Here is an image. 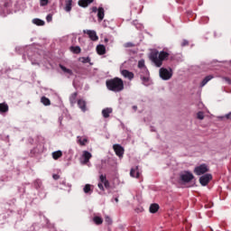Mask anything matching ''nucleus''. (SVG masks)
Returning <instances> with one entry per match:
<instances>
[{
  "label": "nucleus",
  "mask_w": 231,
  "mask_h": 231,
  "mask_svg": "<svg viewBox=\"0 0 231 231\" xmlns=\"http://www.w3.org/2000/svg\"><path fill=\"white\" fill-rule=\"evenodd\" d=\"M100 183L104 184L105 188L109 189L111 185L109 184V180H107V177L104 174L99 176Z\"/></svg>",
  "instance_id": "obj_11"
},
{
  "label": "nucleus",
  "mask_w": 231,
  "mask_h": 231,
  "mask_svg": "<svg viewBox=\"0 0 231 231\" xmlns=\"http://www.w3.org/2000/svg\"><path fill=\"white\" fill-rule=\"evenodd\" d=\"M121 75H123V77H125V79H128V80H133V79H134V73H133L127 69H123L121 71Z\"/></svg>",
  "instance_id": "obj_10"
},
{
  "label": "nucleus",
  "mask_w": 231,
  "mask_h": 231,
  "mask_svg": "<svg viewBox=\"0 0 231 231\" xmlns=\"http://www.w3.org/2000/svg\"><path fill=\"white\" fill-rule=\"evenodd\" d=\"M230 116H231V112H229L227 115H226V118H230Z\"/></svg>",
  "instance_id": "obj_43"
},
{
  "label": "nucleus",
  "mask_w": 231,
  "mask_h": 231,
  "mask_svg": "<svg viewBox=\"0 0 231 231\" xmlns=\"http://www.w3.org/2000/svg\"><path fill=\"white\" fill-rule=\"evenodd\" d=\"M138 68L140 69H143V71H144V73H148L149 70H147V67H145V60H141L138 61Z\"/></svg>",
  "instance_id": "obj_20"
},
{
  "label": "nucleus",
  "mask_w": 231,
  "mask_h": 231,
  "mask_svg": "<svg viewBox=\"0 0 231 231\" xmlns=\"http://www.w3.org/2000/svg\"><path fill=\"white\" fill-rule=\"evenodd\" d=\"M212 79H214V76H212V75H208V76L205 77V79L200 83V88H204V86H207V84H208V82H210V80H212Z\"/></svg>",
  "instance_id": "obj_18"
},
{
  "label": "nucleus",
  "mask_w": 231,
  "mask_h": 231,
  "mask_svg": "<svg viewBox=\"0 0 231 231\" xmlns=\"http://www.w3.org/2000/svg\"><path fill=\"white\" fill-rule=\"evenodd\" d=\"M96 51L97 55H106V46L103 44H99L96 48Z\"/></svg>",
  "instance_id": "obj_14"
},
{
  "label": "nucleus",
  "mask_w": 231,
  "mask_h": 231,
  "mask_svg": "<svg viewBox=\"0 0 231 231\" xmlns=\"http://www.w3.org/2000/svg\"><path fill=\"white\" fill-rule=\"evenodd\" d=\"M93 1H95V0H79V5L82 8H88V6H89V5H91V3H93Z\"/></svg>",
  "instance_id": "obj_15"
},
{
  "label": "nucleus",
  "mask_w": 231,
  "mask_h": 231,
  "mask_svg": "<svg viewBox=\"0 0 231 231\" xmlns=\"http://www.w3.org/2000/svg\"><path fill=\"white\" fill-rule=\"evenodd\" d=\"M106 86L109 91H115V93L124 91V80L120 78H114L106 80Z\"/></svg>",
  "instance_id": "obj_2"
},
{
  "label": "nucleus",
  "mask_w": 231,
  "mask_h": 231,
  "mask_svg": "<svg viewBox=\"0 0 231 231\" xmlns=\"http://www.w3.org/2000/svg\"><path fill=\"white\" fill-rule=\"evenodd\" d=\"M65 11L71 12V6L73 5V0H65Z\"/></svg>",
  "instance_id": "obj_23"
},
{
  "label": "nucleus",
  "mask_w": 231,
  "mask_h": 231,
  "mask_svg": "<svg viewBox=\"0 0 231 231\" xmlns=\"http://www.w3.org/2000/svg\"><path fill=\"white\" fill-rule=\"evenodd\" d=\"M197 118L199 120H203L205 118V114L203 112H201V111L198 112Z\"/></svg>",
  "instance_id": "obj_34"
},
{
  "label": "nucleus",
  "mask_w": 231,
  "mask_h": 231,
  "mask_svg": "<svg viewBox=\"0 0 231 231\" xmlns=\"http://www.w3.org/2000/svg\"><path fill=\"white\" fill-rule=\"evenodd\" d=\"M180 179L183 183H190L194 180V175L190 171H184L180 173Z\"/></svg>",
  "instance_id": "obj_5"
},
{
  "label": "nucleus",
  "mask_w": 231,
  "mask_h": 231,
  "mask_svg": "<svg viewBox=\"0 0 231 231\" xmlns=\"http://www.w3.org/2000/svg\"><path fill=\"white\" fill-rule=\"evenodd\" d=\"M70 51H73L76 55H79V53H80V51H82V49H80L79 46H71Z\"/></svg>",
  "instance_id": "obj_29"
},
{
  "label": "nucleus",
  "mask_w": 231,
  "mask_h": 231,
  "mask_svg": "<svg viewBox=\"0 0 231 231\" xmlns=\"http://www.w3.org/2000/svg\"><path fill=\"white\" fill-rule=\"evenodd\" d=\"M48 5V0H41V6H46Z\"/></svg>",
  "instance_id": "obj_37"
},
{
  "label": "nucleus",
  "mask_w": 231,
  "mask_h": 231,
  "mask_svg": "<svg viewBox=\"0 0 231 231\" xmlns=\"http://www.w3.org/2000/svg\"><path fill=\"white\" fill-rule=\"evenodd\" d=\"M113 149L116 154V156H118V158H124L125 150H124V147H122V145L114 144Z\"/></svg>",
  "instance_id": "obj_7"
},
{
  "label": "nucleus",
  "mask_w": 231,
  "mask_h": 231,
  "mask_svg": "<svg viewBox=\"0 0 231 231\" xmlns=\"http://www.w3.org/2000/svg\"><path fill=\"white\" fill-rule=\"evenodd\" d=\"M170 55L171 54L167 51H158L157 50H153L150 53V60L153 62L156 68H162V66H163V60H167Z\"/></svg>",
  "instance_id": "obj_1"
},
{
  "label": "nucleus",
  "mask_w": 231,
  "mask_h": 231,
  "mask_svg": "<svg viewBox=\"0 0 231 231\" xmlns=\"http://www.w3.org/2000/svg\"><path fill=\"white\" fill-rule=\"evenodd\" d=\"M83 33H87V35H88L89 39H91L94 42L98 41V36L97 35V32H95V31L87 30V31H83Z\"/></svg>",
  "instance_id": "obj_8"
},
{
  "label": "nucleus",
  "mask_w": 231,
  "mask_h": 231,
  "mask_svg": "<svg viewBox=\"0 0 231 231\" xmlns=\"http://www.w3.org/2000/svg\"><path fill=\"white\" fill-rule=\"evenodd\" d=\"M158 210H160V205L154 203L150 206L151 214H156Z\"/></svg>",
  "instance_id": "obj_21"
},
{
  "label": "nucleus",
  "mask_w": 231,
  "mask_h": 231,
  "mask_svg": "<svg viewBox=\"0 0 231 231\" xmlns=\"http://www.w3.org/2000/svg\"><path fill=\"white\" fill-rule=\"evenodd\" d=\"M209 171H210V169L208 168V165L200 164V165L195 167L193 172L197 176H203V174H207V172H208Z\"/></svg>",
  "instance_id": "obj_3"
},
{
  "label": "nucleus",
  "mask_w": 231,
  "mask_h": 231,
  "mask_svg": "<svg viewBox=\"0 0 231 231\" xmlns=\"http://www.w3.org/2000/svg\"><path fill=\"white\" fill-rule=\"evenodd\" d=\"M79 60L80 62H82L83 64H88L89 62H91V58L89 57H82V58H79Z\"/></svg>",
  "instance_id": "obj_32"
},
{
  "label": "nucleus",
  "mask_w": 231,
  "mask_h": 231,
  "mask_svg": "<svg viewBox=\"0 0 231 231\" xmlns=\"http://www.w3.org/2000/svg\"><path fill=\"white\" fill-rule=\"evenodd\" d=\"M46 19H47V23H51V19H52L51 14H48Z\"/></svg>",
  "instance_id": "obj_39"
},
{
  "label": "nucleus",
  "mask_w": 231,
  "mask_h": 231,
  "mask_svg": "<svg viewBox=\"0 0 231 231\" xmlns=\"http://www.w3.org/2000/svg\"><path fill=\"white\" fill-rule=\"evenodd\" d=\"M100 183L104 184L105 188L109 189L111 185L109 184V180H107V177L104 174L99 176Z\"/></svg>",
  "instance_id": "obj_12"
},
{
  "label": "nucleus",
  "mask_w": 231,
  "mask_h": 231,
  "mask_svg": "<svg viewBox=\"0 0 231 231\" xmlns=\"http://www.w3.org/2000/svg\"><path fill=\"white\" fill-rule=\"evenodd\" d=\"M130 176L132 178H140V171H138V166L136 168H132L131 169Z\"/></svg>",
  "instance_id": "obj_17"
},
{
  "label": "nucleus",
  "mask_w": 231,
  "mask_h": 231,
  "mask_svg": "<svg viewBox=\"0 0 231 231\" xmlns=\"http://www.w3.org/2000/svg\"><path fill=\"white\" fill-rule=\"evenodd\" d=\"M133 109L136 111V110L138 109V106H133Z\"/></svg>",
  "instance_id": "obj_45"
},
{
  "label": "nucleus",
  "mask_w": 231,
  "mask_h": 231,
  "mask_svg": "<svg viewBox=\"0 0 231 231\" xmlns=\"http://www.w3.org/2000/svg\"><path fill=\"white\" fill-rule=\"evenodd\" d=\"M159 75L162 80H171L172 79V69H167L165 68H161L159 70Z\"/></svg>",
  "instance_id": "obj_4"
},
{
  "label": "nucleus",
  "mask_w": 231,
  "mask_h": 231,
  "mask_svg": "<svg viewBox=\"0 0 231 231\" xmlns=\"http://www.w3.org/2000/svg\"><path fill=\"white\" fill-rule=\"evenodd\" d=\"M113 113V108L106 107L102 110V115L104 118H109V116Z\"/></svg>",
  "instance_id": "obj_16"
},
{
  "label": "nucleus",
  "mask_w": 231,
  "mask_h": 231,
  "mask_svg": "<svg viewBox=\"0 0 231 231\" xmlns=\"http://www.w3.org/2000/svg\"><path fill=\"white\" fill-rule=\"evenodd\" d=\"M60 69H61L63 72L67 73V75H69L70 77L73 76V70H71V69L66 68V67H65L64 65H62V64H60Z\"/></svg>",
  "instance_id": "obj_22"
},
{
  "label": "nucleus",
  "mask_w": 231,
  "mask_h": 231,
  "mask_svg": "<svg viewBox=\"0 0 231 231\" xmlns=\"http://www.w3.org/2000/svg\"><path fill=\"white\" fill-rule=\"evenodd\" d=\"M0 113H8V104L0 103Z\"/></svg>",
  "instance_id": "obj_24"
},
{
  "label": "nucleus",
  "mask_w": 231,
  "mask_h": 231,
  "mask_svg": "<svg viewBox=\"0 0 231 231\" xmlns=\"http://www.w3.org/2000/svg\"><path fill=\"white\" fill-rule=\"evenodd\" d=\"M53 180H59L60 178V176L57 175V174H54L52 176Z\"/></svg>",
  "instance_id": "obj_40"
},
{
  "label": "nucleus",
  "mask_w": 231,
  "mask_h": 231,
  "mask_svg": "<svg viewBox=\"0 0 231 231\" xmlns=\"http://www.w3.org/2000/svg\"><path fill=\"white\" fill-rule=\"evenodd\" d=\"M116 203H118V198L115 199Z\"/></svg>",
  "instance_id": "obj_46"
},
{
  "label": "nucleus",
  "mask_w": 231,
  "mask_h": 231,
  "mask_svg": "<svg viewBox=\"0 0 231 231\" xmlns=\"http://www.w3.org/2000/svg\"><path fill=\"white\" fill-rule=\"evenodd\" d=\"M93 221L96 225H102L104 223V220L100 217H94Z\"/></svg>",
  "instance_id": "obj_31"
},
{
  "label": "nucleus",
  "mask_w": 231,
  "mask_h": 231,
  "mask_svg": "<svg viewBox=\"0 0 231 231\" xmlns=\"http://www.w3.org/2000/svg\"><path fill=\"white\" fill-rule=\"evenodd\" d=\"M145 76L141 75V79L143 80V84H144V86H147V84L149 83V72L146 74Z\"/></svg>",
  "instance_id": "obj_28"
},
{
  "label": "nucleus",
  "mask_w": 231,
  "mask_h": 231,
  "mask_svg": "<svg viewBox=\"0 0 231 231\" xmlns=\"http://www.w3.org/2000/svg\"><path fill=\"white\" fill-rule=\"evenodd\" d=\"M53 160H59V158H62V151L59 150L52 152Z\"/></svg>",
  "instance_id": "obj_25"
},
{
  "label": "nucleus",
  "mask_w": 231,
  "mask_h": 231,
  "mask_svg": "<svg viewBox=\"0 0 231 231\" xmlns=\"http://www.w3.org/2000/svg\"><path fill=\"white\" fill-rule=\"evenodd\" d=\"M82 158H83V163L86 165V163H89V160L93 158V155L91 154V152L88 151H83Z\"/></svg>",
  "instance_id": "obj_9"
},
{
  "label": "nucleus",
  "mask_w": 231,
  "mask_h": 231,
  "mask_svg": "<svg viewBox=\"0 0 231 231\" xmlns=\"http://www.w3.org/2000/svg\"><path fill=\"white\" fill-rule=\"evenodd\" d=\"M78 93L77 92H74L71 94V96L69 97V102L70 104H77V97H78Z\"/></svg>",
  "instance_id": "obj_26"
},
{
  "label": "nucleus",
  "mask_w": 231,
  "mask_h": 231,
  "mask_svg": "<svg viewBox=\"0 0 231 231\" xmlns=\"http://www.w3.org/2000/svg\"><path fill=\"white\" fill-rule=\"evenodd\" d=\"M212 180V174L210 173H206L205 175H202L199 178V183L202 185V187H207L208 183H210V180Z\"/></svg>",
  "instance_id": "obj_6"
},
{
  "label": "nucleus",
  "mask_w": 231,
  "mask_h": 231,
  "mask_svg": "<svg viewBox=\"0 0 231 231\" xmlns=\"http://www.w3.org/2000/svg\"><path fill=\"white\" fill-rule=\"evenodd\" d=\"M79 145H86V143H88V139H79Z\"/></svg>",
  "instance_id": "obj_35"
},
{
  "label": "nucleus",
  "mask_w": 231,
  "mask_h": 231,
  "mask_svg": "<svg viewBox=\"0 0 231 231\" xmlns=\"http://www.w3.org/2000/svg\"><path fill=\"white\" fill-rule=\"evenodd\" d=\"M83 190L85 194H89V192H91V185L86 184Z\"/></svg>",
  "instance_id": "obj_33"
},
{
  "label": "nucleus",
  "mask_w": 231,
  "mask_h": 231,
  "mask_svg": "<svg viewBox=\"0 0 231 231\" xmlns=\"http://www.w3.org/2000/svg\"><path fill=\"white\" fill-rule=\"evenodd\" d=\"M180 46H182V47L189 46V41L183 40Z\"/></svg>",
  "instance_id": "obj_36"
},
{
  "label": "nucleus",
  "mask_w": 231,
  "mask_h": 231,
  "mask_svg": "<svg viewBox=\"0 0 231 231\" xmlns=\"http://www.w3.org/2000/svg\"><path fill=\"white\" fill-rule=\"evenodd\" d=\"M210 231H214V229H212V228L210 227Z\"/></svg>",
  "instance_id": "obj_48"
},
{
  "label": "nucleus",
  "mask_w": 231,
  "mask_h": 231,
  "mask_svg": "<svg viewBox=\"0 0 231 231\" xmlns=\"http://www.w3.org/2000/svg\"><path fill=\"white\" fill-rule=\"evenodd\" d=\"M41 102L43 104V106H51V101L46 97H42Z\"/></svg>",
  "instance_id": "obj_27"
},
{
  "label": "nucleus",
  "mask_w": 231,
  "mask_h": 231,
  "mask_svg": "<svg viewBox=\"0 0 231 231\" xmlns=\"http://www.w3.org/2000/svg\"><path fill=\"white\" fill-rule=\"evenodd\" d=\"M104 17H105V11L103 9V7H99L97 9V19L99 22L104 21Z\"/></svg>",
  "instance_id": "obj_19"
},
{
  "label": "nucleus",
  "mask_w": 231,
  "mask_h": 231,
  "mask_svg": "<svg viewBox=\"0 0 231 231\" xmlns=\"http://www.w3.org/2000/svg\"><path fill=\"white\" fill-rule=\"evenodd\" d=\"M97 187H98V189H99L100 190H105V189H104V184H103L102 182H99V183L97 184Z\"/></svg>",
  "instance_id": "obj_38"
},
{
  "label": "nucleus",
  "mask_w": 231,
  "mask_h": 231,
  "mask_svg": "<svg viewBox=\"0 0 231 231\" xmlns=\"http://www.w3.org/2000/svg\"><path fill=\"white\" fill-rule=\"evenodd\" d=\"M109 219H110L109 217H106V221H109Z\"/></svg>",
  "instance_id": "obj_47"
},
{
  "label": "nucleus",
  "mask_w": 231,
  "mask_h": 231,
  "mask_svg": "<svg viewBox=\"0 0 231 231\" xmlns=\"http://www.w3.org/2000/svg\"><path fill=\"white\" fill-rule=\"evenodd\" d=\"M224 79L226 80V82H227L228 84H230V79L225 78Z\"/></svg>",
  "instance_id": "obj_42"
},
{
  "label": "nucleus",
  "mask_w": 231,
  "mask_h": 231,
  "mask_svg": "<svg viewBox=\"0 0 231 231\" xmlns=\"http://www.w3.org/2000/svg\"><path fill=\"white\" fill-rule=\"evenodd\" d=\"M33 24H36V26H44V21L36 18L32 20Z\"/></svg>",
  "instance_id": "obj_30"
},
{
  "label": "nucleus",
  "mask_w": 231,
  "mask_h": 231,
  "mask_svg": "<svg viewBox=\"0 0 231 231\" xmlns=\"http://www.w3.org/2000/svg\"><path fill=\"white\" fill-rule=\"evenodd\" d=\"M87 105H88V103H86V100H84V99L78 100V106L83 113H86V111H88Z\"/></svg>",
  "instance_id": "obj_13"
},
{
  "label": "nucleus",
  "mask_w": 231,
  "mask_h": 231,
  "mask_svg": "<svg viewBox=\"0 0 231 231\" xmlns=\"http://www.w3.org/2000/svg\"><path fill=\"white\" fill-rule=\"evenodd\" d=\"M133 43H126V48H132Z\"/></svg>",
  "instance_id": "obj_41"
},
{
  "label": "nucleus",
  "mask_w": 231,
  "mask_h": 231,
  "mask_svg": "<svg viewBox=\"0 0 231 231\" xmlns=\"http://www.w3.org/2000/svg\"><path fill=\"white\" fill-rule=\"evenodd\" d=\"M92 11H93V12H97V11H98V9H97V7H93V8H92Z\"/></svg>",
  "instance_id": "obj_44"
}]
</instances>
